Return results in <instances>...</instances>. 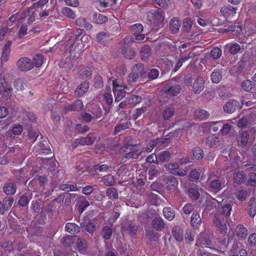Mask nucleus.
Wrapping results in <instances>:
<instances>
[{"label": "nucleus", "instance_id": "1", "mask_svg": "<svg viewBox=\"0 0 256 256\" xmlns=\"http://www.w3.org/2000/svg\"><path fill=\"white\" fill-rule=\"evenodd\" d=\"M232 209V205L227 204L223 206L214 216L213 218L214 224L216 226L217 230L220 234H225L226 232V219L230 216Z\"/></svg>", "mask_w": 256, "mask_h": 256}, {"label": "nucleus", "instance_id": "2", "mask_svg": "<svg viewBox=\"0 0 256 256\" xmlns=\"http://www.w3.org/2000/svg\"><path fill=\"white\" fill-rule=\"evenodd\" d=\"M146 14L148 24L154 30L158 31L159 28L164 27V16L161 9L158 8L154 12H148Z\"/></svg>", "mask_w": 256, "mask_h": 256}, {"label": "nucleus", "instance_id": "3", "mask_svg": "<svg viewBox=\"0 0 256 256\" xmlns=\"http://www.w3.org/2000/svg\"><path fill=\"white\" fill-rule=\"evenodd\" d=\"M126 38L123 40V44L120 47V53L124 56L128 60H132L136 56V52L132 44H126Z\"/></svg>", "mask_w": 256, "mask_h": 256}, {"label": "nucleus", "instance_id": "4", "mask_svg": "<svg viewBox=\"0 0 256 256\" xmlns=\"http://www.w3.org/2000/svg\"><path fill=\"white\" fill-rule=\"evenodd\" d=\"M244 104L235 100H230L227 102L224 106V111L226 114H232L236 111H239L242 107Z\"/></svg>", "mask_w": 256, "mask_h": 256}, {"label": "nucleus", "instance_id": "5", "mask_svg": "<svg viewBox=\"0 0 256 256\" xmlns=\"http://www.w3.org/2000/svg\"><path fill=\"white\" fill-rule=\"evenodd\" d=\"M250 135L246 130H239L238 134L236 135V142L239 148H243L248 144Z\"/></svg>", "mask_w": 256, "mask_h": 256}, {"label": "nucleus", "instance_id": "6", "mask_svg": "<svg viewBox=\"0 0 256 256\" xmlns=\"http://www.w3.org/2000/svg\"><path fill=\"white\" fill-rule=\"evenodd\" d=\"M227 184V178L224 176H217L210 183V186L212 189L220 190Z\"/></svg>", "mask_w": 256, "mask_h": 256}, {"label": "nucleus", "instance_id": "7", "mask_svg": "<svg viewBox=\"0 0 256 256\" xmlns=\"http://www.w3.org/2000/svg\"><path fill=\"white\" fill-rule=\"evenodd\" d=\"M223 139L216 134L209 136L206 140V144L210 148H216L223 144Z\"/></svg>", "mask_w": 256, "mask_h": 256}, {"label": "nucleus", "instance_id": "8", "mask_svg": "<svg viewBox=\"0 0 256 256\" xmlns=\"http://www.w3.org/2000/svg\"><path fill=\"white\" fill-rule=\"evenodd\" d=\"M16 66L22 71H28L33 68V62L30 59L24 57L18 60Z\"/></svg>", "mask_w": 256, "mask_h": 256}, {"label": "nucleus", "instance_id": "9", "mask_svg": "<svg viewBox=\"0 0 256 256\" xmlns=\"http://www.w3.org/2000/svg\"><path fill=\"white\" fill-rule=\"evenodd\" d=\"M80 227L92 236L94 232L96 230V224L92 220L88 218H84L80 224Z\"/></svg>", "mask_w": 256, "mask_h": 256}, {"label": "nucleus", "instance_id": "10", "mask_svg": "<svg viewBox=\"0 0 256 256\" xmlns=\"http://www.w3.org/2000/svg\"><path fill=\"white\" fill-rule=\"evenodd\" d=\"M16 182L10 180H8L2 188L3 192L7 196L14 195L16 191Z\"/></svg>", "mask_w": 256, "mask_h": 256}, {"label": "nucleus", "instance_id": "11", "mask_svg": "<svg viewBox=\"0 0 256 256\" xmlns=\"http://www.w3.org/2000/svg\"><path fill=\"white\" fill-rule=\"evenodd\" d=\"M192 26V20L190 18H185L182 22V31L184 34V36L186 38L192 39V36L190 35L189 32L191 30Z\"/></svg>", "mask_w": 256, "mask_h": 256}, {"label": "nucleus", "instance_id": "12", "mask_svg": "<svg viewBox=\"0 0 256 256\" xmlns=\"http://www.w3.org/2000/svg\"><path fill=\"white\" fill-rule=\"evenodd\" d=\"M204 88V81L202 77H198L192 84V91L194 94H199Z\"/></svg>", "mask_w": 256, "mask_h": 256}, {"label": "nucleus", "instance_id": "13", "mask_svg": "<svg viewBox=\"0 0 256 256\" xmlns=\"http://www.w3.org/2000/svg\"><path fill=\"white\" fill-rule=\"evenodd\" d=\"M152 226L156 230L161 231L164 228L165 223L160 216H156L152 222Z\"/></svg>", "mask_w": 256, "mask_h": 256}, {"label": "nucleus", "instance_id": "14", "mask_svg": "<svg viewBox=\"0 0 256 256\" xmlns=\"http://www.w3.org/2000/svg\"><path fill=\"white\" fill-rule=\"evenodd\" d=\"M182 88L180 85L174 84L172 86H166L164 88V91L171 96H176L180 92Z\"/></svg>", "mask_w": 256, "mask_h": 256}, {"label": "nucleus", "instance_id": "15", "mask_svg": "<svg viewBox=\"0 0 256 256\" xmlns=\"http://www.w3.org/2000/svg\"><path fill=\"white\" fill-rule=\"evenodd\" d=\"M230 256H246V250L240 248L236 244H234L232 248L230 251Z\"/></svg>", "mask_w": 256, "mask_h": 256}, {"label": "nucleus", "instance_id": "16", "mask_svg": "<svg viewBox=\"0 0 256 256\" xmlns=\"http://www.w3.org/2000/svg\"><path fill=\"white\" fill-rule=\"evenodd\" d=\"M91 134H89L86 137L80 138L76 139L75 142L81 145H92L96 140V138L91 136Z\"/></svg>", "mask_w": 256, "mask_h": 256}, {"label": "nucleus", "instance_id": "17", "mask_svg": "<svg viewBox=\"0 0 256 256\" xmlns=\"http://www.w3.org/2000/svg\"><path fill=\"white\" fill-rule=\"evenodd\" d=\"M88 88L89 82L86 81L83 82L75 90V96L77 97H80L85 94Z\"/></svg>", "mask_w": 256, "mask_h": 256}, {"label": "nucleus", "instance_id": "18", "mask_svg": "<svg viewBox=\"0 0 256 256\" xmlns=\"http://www.w3.org/2000/svg\"><path fill=\"white\" fill-rule=\"evenodd\" d=\"M140 56L144 62H146L152 54V49L148 45L144 46L140 50Z\"/></svg>", "mask_w": 256, "mask_h": 256}, {"label": "nucleus", "instance_id": "19", "mask_svg": "<svg viewBox=\"0 0 256 256\" xmlns=\"http://www.w3.org/2000/svg\"><path fill=\"white\" fill-rule=\"evenodd\" d=\"M204 156V153L202 149L200 147L194 148L191 154V160H198L202 159Z\"/></svg>", "mask_w": 256, "mask_h": 256}, {"label": "nucleus", "instance_id": "20", "mask_svg": "<svg viewBox=\"0 0 256 256\" xmlns=\"http://www.w3.org/2000/svg\"><path fill=\"white\" fill-rule=\"evenodd\" d=\"M194 116L196 118L202 120L208 119L210 116V114L208 112L204 110L198 108L194 111Z\"/></svg>", "mask_w": 256, "mask_h": 256}, {"label": "nucleus", "instance_id": "21", "mask_svg": "<svg viewBox=\"0 0 256 256\" xmlns=\"http://www.w3.org/2000/svg\"><path fill=\"white\" fill-rule=\"evenodd\" d=\"M242 88L246 91L252 92L256 90V84L250 80H244L242 84Z\"/></svg>", "mask_w": 256, "mask_h": 256}, {"label": "nucleus", "instance_id": "22", "mask_svg": "<svg viewBox=\"0 0 256 256\" xmlns=\"http://www.w3.org/2000/svg\"><path fill=\"white\" fill-rule=\"evenodd\" d=\"M80 226L74 223L68 222L65 226L66 230L72 234H75L80 232Z\"/></svg>", "mask_w": 256, "mask_h": 256}, {"label": "nucleus", "instance_id": "23", "mask_svg": "<svg viewBox=\"0 0 256 256\" xmlns=\"http://www.w3.org/2000/svg\"><path fill=\"white\" fill-rule=\"evenodd\" d=\"M38 146L40 148V150L42 151V152L46 154H50V156H52V154L51 150L49 146V144L47 140H40L38 142Z\"/></svg>", "mask_w": 256, "mask_h": 256}, {"label": "nucleus", "instance_id": "24", "mask_svg": "<svg viewBox=\"0 0 256 256\" xmlns=\"http://www.w3.org/2000/svg\"><path fill=\"white\" fill-rule=\"evenodd\" d=\"M199 190H201V189H199L196 186L190 187L188 190V194L190 198L192 200H197L200 197Z\"/></svg>", "mask_w": 256, "mask_h": 256}, {"label": "nucleus", "instance_id": "25", "mask_svg": "<svg viewBox=\"0 0 256 256\" xmlns=\"http://www.w3.org/2000/svg\"><path fill=\"white\" fill-rule=\"evenodd\" d=\"M234 182L238 184L244 183L246 180V174L244 172L242 171H239L236 172L234 174Z\"/></svg>", "mask_w": 256, "mask_h": 256}, {"label": "nucleus", "instance_id": "26", "mask_svg": "<svg viewBox=\"0 0 256 256\" xmlns=\"http://www.w3.org/2000/svg\"><path fill=\"white\" fill-rule=\"evenodd\" d=\"M172 236L178 241L180 242L183 240L182 230L180 226H175L172 230Z\"/></svg>", "mask_w": 256, "mask_h": 256}, {"label": "nucleus", "instance_id": "27", "mask_svg": "<svg viewBox=\"0 0 256 256\" xmlns=\"http://www.w3.org/2000/svg\"><path fill=\"white\" fill-rule=\"evenodd\" d=\"M133 71L135 72L139 76L144 78L146 76L144 66L142 63L136 64L133 66Z\"/></svg>", "mask_w": 256, "mask_h": 256}, {"label": "nucleus", "instance_id": "28", "mask_svg": "<svg viewBox=\"0 0 256 256\" xmlns=\"http://www.w3.org/2000/svg\"><path fill=\"white\" fill-rule=\"evenodd\" d=\"M218 201L216 200H214L206 199L203 204L204 210L205 211L210 212L215 208L216 206Z\"/></svg>", "mask_w": 256, "mask_h": 256}, {"label": "nucleus", "instance_id": "29", "mask_svg": "<svg viewBox=\"0 0 256 256\" xmlns=\"http://www.w3.org/2000/svg\"><path fill=\"white\" fill-rule=\"evenodd\" d=\"M8 224L12 231H16L19 230V225L17 219L12 215L8 216Z\"/></svg>", "mask_w": 256, "mask_h": 256}, {"label": "nucleus", "instance_id": "30", "mask_svg": "<svg viewBox=\"0 0 256 256\" xmlns=\"http://www.w3.org/2000/svg\"><path fill=\"white\" fill-rule=\"evenodd\" d=\"M237 10L236 7H233L230 5H228L227 6H224L220 9V12L225 16H228L233 14H236Z\"/></svg>", "mask_w": 256, "mask_h": 256}, {"label": "nucleus", "instance_id": "31", "mask_svg": "<svg viewBox=\"0 0 256 256\" xmlns=\"http://www.w3.org/2000/svg\"><path fill=\"white\" fill-rule=\"evenodd\" d=\"M180 21L178 20L172 18L170 23V28L173 34H176L178 32L180 26Z\"/></svg>", "mask_w": 256, "mask_h": 256}, {"label": "nucleus", "instance_id": "32", "mask_svg": "<svg viewBox=\"0 0 256 256\" xmlns=\"http://www.w3.org/2000/svg\"><path fill=\"white\" fill-rule=\"evenodd\" d=\"M68 110L72 111H80L83 108V104L81 100H77L74 103L68 106Z\"/></svg>", "mask_w": 256, "mask_h": 256}, {"label": "nucleus", "instance_id": "33", "mask_svg": "<svg viewBox=\"0 0 256 256\" xmlns=\"http://www.w3.org/2000/svg\"><path fill=\"white\" fill-rule=\"evenodd\" d=\"M76 243L78 251L80 252H84L87 248L86 241L84 238H82L78 236Z\"/></svg>", "mask_w": 256, "mask_h": 256}, {"label": "nucleus", "instance_id": "34", "mask_svg": "<svg viewBox=\"0 0 256 256\" xmlns=\"http://www.w3.org/2000/svg\"><path fill=\"white\" fill-rule=\"evenodd\" d=\"M236 230L237 232V236L241 238H245L248 235L247 229L242 224L238 225Z\"/></svg>", "mask_w": 256, "mask_h": 256}, {"label": "nucleus", "instance_id": "35", "mask_svg": "<svg viewBox=\"0 0 256 256\" xmlns=\"http://www.w3.org/2000/svg\"><path fill=\"white\" fill-rule=\"evenodd\" d=\"M171 157V154L167 151H163L158 154V161L162 162L168 161Z\"/></svg>", "mask_w": 256, "mask_h": 256}, {"label": "nucleus", "instance_id": "36", "mask_svg": "<svg viewBox=\"0 0 256 256\" xmlns=\"http://www.w3.org/2000/svg\"><path fill=\"white\" fill-rule=\"evenodd\" d=\"M146 235L151 241H156L160 235L158 232H155L153 229L146 230Z\"/></svg>", "mask_w": 256, "mask_h": 256}, {"label": "nucleus", "instance_id": "37", "mask_svg": "<svg viewBox=\"0 0 256 256\" xmlns=\"http://www.w3.org/2000/svg\"><path fill=\"white\" fill-rule=\"evenodd\" d=\"M174 110L172 107L166 108L162 112V117L164 120H170L174 114Z\"/></svg>", "mask_w": 256, "mask_h": 256}, {"label": "nucleus", "instance_id": "38", "mask_svg": "<svg viewBox=\"0 0 256 256\" xmlns=\"http://www.w3.org/2000/svg\"><path fill=\"white\" fill-rule=\"evenodd\" d=\"M222 78V72L218 70H215L211 74V80L214 83H218L221 80Z\"/></svg>", "mask_w": 256, "mask_h": 256}, {"label": "nucleus", "instance_id": "39", "mask_svg": "<svg viewBox=\"0 0 256 256\" xmlns=\"http://www.w3.org/2000/svg\"><path fill=\"white\" fill-rule=\"evenodd\" d=\"M62 243L64 246L68 248H70L74 242V240L73 239V236H64L62 238Z\"/></svg>", "mask_w": 256, "mask_h": 256}, {"label": "nucleus", "instance_id": "40", "mask_svg": "<svg viewBox=\"0 0 256 256\" xmlns=\"http://www.w3.org/2000/svg\"><path fill=\"white\" fill-rule=\"evenodd\" d=\"M80 204L78 207V211L82 213L86 207L89 206V202L86 198L82 196L80 198Z\"/></svg>", "mask_w": 256, "mask_h": 256}, {"label": "nucleus", "instance_id": "41", "mask_svg": "<svg viewBox=\"0 0 256 256\" xmlns=\"http://www.w3.org/2000/svg\"><path fill=\"white\" fill-rule=\"evenodd\" d=\"M14 202V198L11 196H6L3 199L2 204L4 208H6L5 210H8L12 207Z\"/></svg>", "mask_w": 256, "mask_h": 256}, {"label": "nucleus", "instance_id": "42", "mask_svg": "<svg viewBox=\"0 0 256 256\" xmlns=\"http://www.w3.org/2000/svg\"><path fill=\"white\" fill-rule=\"evenodd\" d=\"M202 222V219L200 214L196 211H194L191 217V223L194 226V224H200Z\"/></svg>", "mask_w": 256, "mask_h": 256}, {"label": "nucleus", "instance_id": "43", "mask_svg": "<svg viewBox=\"0 0 256 256\" xmlns=\"http://www.w3.org/2000/svg\"><path fill=\"white\" fill-rule=\"evenodd\" d=\"M94 20L96 23L102 24L106 22L108 20V18L104 14H96L94 16Z\"/></svg>", "mask_w": 256, "mask_h": 256}, {"label": "nucleus", "instance_id": "44", "mask_svg": "<svg viewBox=\"0 0 256 256\" xmlns=\"http://www.w3.org/2000/svg\"><path fill=\"white\" fill-rule=\"evenodd\" d=\"M130 125V122H126L116 125L114 128V134H116L122 130L128 128Z\"/></svg>", "mask_w": 256, "mask_h": 256}, {"label": "nucleus", "instance_id": "45", "mask_svg": "<svg viewBox=\"0 0 256 256\" xmlns=\"http://www.w3.org/2000/svg\"><path fill=\"white\" fill-rule=\"evenodd\" d=\"M112 234V231L110 228L108 226L104 227L102 229V238L104 240H110Z\"/></svg>", "mask_w": 256, "mask_h": 256}, {"label": "nucleus", "instance_id": "46", "mask_svg": "<svg viewBox=\"0 0 256 256\" xmlns=\"http://www.w3.org/2000/svg\"><path fill=\"white\" fill-rule=\"evenodd\" d=\"M248 180L246 182V186H256V173L251 172L248 174Z\"/></svg>", "mask_w": 256, "mask_h": 256}, {"label": "nucleus", "instance_id": "47", "mask_svg": "<svg viewBox=\"0 0 256 256\" xmlns=\"http://www.w3.org/2000/svg\"><path fill=\"white\" fill-rule=\"evenodd\" d=\"M102 181L106 186H112L114 182V178L111 174H108L102 178Z\"/></svg>", "mask_w": 256, "mask_h": 256}, {"label": "nucleus", "instance_id": "48", "mask_svg": "<svg viewBox=\"0 0 256 256\" xmlns=\"http://www.w3.org/2000/svg\"><path fill=\"white\" fill-rule=\"evenodd\" d=\"M163 213L165 218L169 220H172L174 218V212L170 208H164Z\"/></svg>", "mask_w": 256, "mask_h": 256}, {"label": "nucleus", "instance_id": "49", "mask_svg": "<svg viewBox=\"0 0 256 256\" xmlns=\"http://www.w3.org/2000/svg\"><path fill=\"white\" fill-rule=\"evenodd\" d=\"M106 194L107 196L110 198H113L114 199H118V194L116 190L113 187H110L108 188L106 190Z\"/></svg>", "mask_w": 256, "mask_h": 256}, {"label": "nucleus", "instance_id": "50", "mask_svg": "<svg viewBox=\"0 0 256 256\" xmlns=\"http://www.w3.org/2000/svg\"><path fill=\"white\" fill-rule=\"evenodd\" d=\"M33 64L36 66L40 67L43 62V56L42 54H37L33 58Z\"/></svg>", "mask_w": 256, "mask_h": 256}, {"label": "nucleus", "instance_id": "51", "mask_svg": "<svg viewBox=\"0 0 256 256\" xmlns=\"http://www.w3.org/2000/svg\"><path fill=\"white\" fill-rule=\"evenodd\" d=\"M11 87L6 86L5 80L4 78H0V94L4 92L8 93L12 90Z\"/></svg>", "mask_w": 256, "mask_h": 256}, {"label": "nucleus", "instance_id": "52", "mask_svg": "<svg viewBox=\"0 0 256 256\" xmlns=\"http://www.w3.org/2000/svg\"><path fill=\"white\" fill-rule=\"evenodd\" d=\"M222 55V50L218 47L214 48L210 52V57L213 59H218Z\"/></svg>", "mask_w": 256, "mask_h": 256}, {"label": "nucleus", "instance_id": "53", "mask_svg": "<svg viewBox=\"0 0 256 256\" xmlns=\"http://www.w3.org/2000/svg\"><path fill=\"white\" fill-rule=\"evenodd\" d=\"M94 82V86L96 88H100L104 86L102 78L98 74L95 76Z\"/></svg>", "mask_w": 256, "mask_h": 256}, {"label": "nucleus", "instance_id": "54", "mask_svg": "<svg viewBox=\"0 0 256 256\" xmlns=\"http://www.w3.org/2000/svg\"><path fill=\"white\" fill-rule=\"evenodd\" d=\"M248 194L246 190H238L236 194V196L238 200L242 201L247 198Z\"/></svg>", "mask_w": 256, "mask_h": 256}, {"label": "nucleus", "instance_id": "55", "mask_svg": "<svg viewBox=\"0 0 256 256\" xmlns=\"http://www.w3.org/2000/svg\"><path fill=\"white\" fill-rule=\"evenodd\" d=\"M200 176V173L196 170L194 169L192 170L189 173V180L191 181H196L198 180Z\"/></svg>", "mask_w": 256, "mask_h": 256}, {"label": "nucleus", "instance_id": "56", "mask_svg": "<svg viewBox=\"0 0 256 256\" xmlns=\"http://www.w3.org/2000/svg\"><path fill=\"white\" fill-rule=\"evenodd\" d=\"M63 14L66 16L74 19L76 18L75 14L72 11V10L68 8H64L62 10Z\"/></svg>", "mask_w": 256, "mask_h": 256}, {"label": "nucleus", "instance_id": "57", "mask_svg": "<svg viewBox=\"0 0 256 256\" xmlns=\"http://www.w3.org/2000/svg\"><path fill=\"white\" fill-rule=\"evenodd\" d=\"M159 75V71L156 68H152L148 74V77L150 80L156 79Z\"/></svg>", "mask_w": 256, "mask_h": 256}, {"label": "nucleus", "instance_id": "58", "mask_svg": "<svg viewBox=\"0 0 256 256\" xmlns=\"http://www.w3.org/2000/svg\"><path fill=\"white\" fill-rule=\"evenodd\" d=\"M30 199L28 196L25 195L21 196L18 200V204L20 206H25L28 205Z\"/></svg>", "mask_w": 256, "mask_h": 256}, {"label": "nucleus", "instance_id": "59", "mask_svg": "<svg viewBox=\"0 0 256 256\" xmlns=\"http://www.w3.org/2000/svg\"><path fill=\"white\" fill-rule=\"evenodd\" d=\"M240 50V44L237 43L232 44L229 48V52L232 54H238Z\"/></svg>", "mask_w": 256, "mask_h": 256}, {"label": "nucleus", "instance_id": "60", "mask_svg": "<svg viewBox=\"0 0 256 256\" xmlns=\"http://www.w3.org/2000/svg\"><path fill=\"white\" fill-rule=\"evenodd\" d=\"M194 76V74H192V72L184 75L183 81L184 84L186 86H190L192 82V80Z\"/></svg>", "mask_w": 256, "mask_h": 256}, {"label": "nucleus", "instance_id": "61", "mask_svg": "<svg viewBox=\"0 0 256 256\" xmlns=\"http://www.w3.org/2000/svg\"><path fill=\"white\" fill-rule=\"evenodd\" d=\"M108 36V35L106 32H102L97 34L96 38L99 42L103 43L106 40Z\"/></svg>", "mask_w": 256, "mask_h": 256}, {"label": "nucleus", "instance_id": "62", "mask_svg": "<svg viewBox=\"0 0 256 256\" xmlns=\"http://www.w3.org/2000/svg\"><path fill=\"white\" fill-rule=\"evenodd\" d=\"M14 88L17 90H22L24 89V86L22 80L18 78L14 82Z\"/></svg>", "mask_w": 256, "mask_h": 256}, {"label": "nucleus", "instance_id": "63", "mask_svg": "<svg viewBox=\"0 0 256 256\" xmlns=\"http://www.w3.org/2000/svg\"><path fill=\"white\" fill-rule=\"evenodd\" d=\"M22 126L19 124L14 125L12 129V132L14 135H18L20 134L22 132Z\"/></svg>", "mask_w": 256, "mask_h": 256}, {"label": "nucleus", "instance_id": "64", "mask_svg": "<svg viewBox=\"0 0 256 256\" xmlns=\"http://www.w3.org/2000/svg\"><path fill=\"white\" fill-rule=\"evenodd\" d=\"M28 136L30 139H32V142H34L39 136V132L36 130L31 129L28 131Z\"/></svg>", "mask_w": 256, "mask_h": 256}]
</instances>
